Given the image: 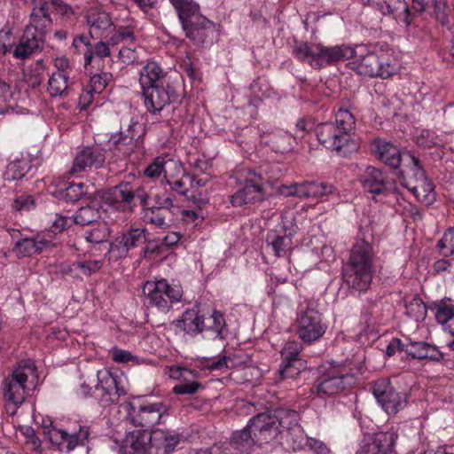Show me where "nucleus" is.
Instances as JSON below:
<instances>
[{"mask_svg": "<svg viewBox=\"0 0 454 454\" xmlns=\"http://www.w3.org/2000/svg\"><path fill=\"white\" fill-rule=\"evenodd\" d=\"M26 4H35L30 14V22L26 27L20 43L13 51V57L25 59L30 55L43 50L45 35L51 26L49 4L42 0H22Z\"/></svg>", "mask_w": 454, "mask_h": 454, "instance_id": "obj_2", "label": "nucleus"}, {"mask_svg": "<svg viewBox=\"0 0 454 454\" xmlns=\"http://www.w3.org/2000/svg\"><path fill=\"white\" fill-rule=\"evenodd\" d=\"M143 294L150 305L167 311L172 303L180 301L183 292L179 286H170L166 279H160L147 281L144 285Z\"/></svg>", "mask_w": 454, "mask_h": 454, "instance_id": "obj_10", "label": "nucleus"}, {"mask_svg": "<svg viewBox=\"0 0 454 454\" xmlns=\"http://www.w3.org/2000/svg\"><path fill=\"white\" fill-rule=\"evenodd\" d=\"M406 315L415 321L423 320L427 316V307L424 301L418 297L411 299L406 305Z\"/></svg>", "mask_w": 454, "mask_h": 454, "instance_id": "obj_45", "label": "nucleus"}, {"mask_svg": "<svg viewBox=\"0 0 454 454\" xmlns=\"http://www.w3.org/2000/svg\"><path fill=\"white\" fill-rule=\"evenodd\" d=\"M32 165L27 159H16L11 161L5 171L4 172V178L6 181H16L22 179L29 171Z\"/></svg>", "mask_w": 454, "mask_h": 454, "instance_id": "obj_38", "label": "nucleus"}, {"mask_svg": "<svg viewBox=\"0 0 454 454\" xmlns=\"http://www.w3.org/2000/svg\"><path fill=\"white\" fill-rule=\"evenodd\" d=\"M74 224L73 217H67L57 215L56 219L52 222V229L55 232H61Z\"/></svg>", "mask_w": 454, "mask_h": 454, "instance_id": "obj_58", "label": "nucleus"}, {"mask_svg": "<svg viewBox=\"0 0 454 454\" xmlns=\"http://www.w3.org/2000/svg\"><path fill=\"white\" fill-rule=\"evenodd\" d=\"M295 56L302 62L309 63L315 68L353 58L348 63L349 68L364 76L388 77L391 74L389 64H384L374 52L356 55V52L344 46L325 47L321 44L302 43L294 48Z\"/></svg>", "mask_w": 454, "mask_h": 454, "instance_id": "obj_1", "label": "nucleus"}, {"mask_svg": "<svg viewBox=\"0 0 454 454\" xmlns=\"http://www.w3.org/2000/svg\"><path fill=\"white\" fill-rule=\"evenodd\" d=\"M98 378L95 379L94 376L88 377L86 380L82 384V395L87 397L90 395H93L98 391H95V386H97Z\"/></svg>", "mask_w": 454, "mask_h": 454, "instance_id": "obj_60", "label": "nucleus"}, {"mask_svg": "<svg viewBox=\"0 0 454 454\" xmlns=\"http://www.w3.org/2000/svg\"><path fill=\"white\" fill-rule=\"evenodd\" d=\"M145 105L151 114L160 113L164 106L177 100L178 95L169 82L142 90Z\"/></svg>", "mask_w": 454, "mask_h": 454, "instance_id": "obj_16", "label": "nucleus"}, {"mask_svg": "<svg viewBox=\"0 0 454 454\" xmlns=\"http://www.w3.org/2000/svg\"><path fill=\"white\" fill-rule=\"evenodd\" d=\"M255 416L249 419L246 427L240 431L233 433L230 444L231 446L239 451H246L253 445L258 443H268L269 441H263L260 438V427H257V423L254 421Z\"/></svg>", "mask_w": 454, "mask_h": 454, "instance_id": "obj_22", "label": "nucleus"}, {"mask_svg": "<svg viewBox=\"0 0 454 454\" xmlns=\"http://www.w3.org/2000/svg\"><path fill=\"white\" fill-rule=\"evenodd\" d=\"M436 247L443 257H448L454 254V227L449 228L444 232L442 238L437 242Z\"/></svg>", "mask_w": 454, "mask_h": 454, "instance_id": "obj_49", "label": "nucleus"}, {"mask_svg": "<svg viewBox=\"0 0 454 454\" xmlns=\"http://www.w3.org/2000/svg\"><path fill=\"white\" fill-rule=\"evenodd\" d=\"M180 440L179 434L168 430H135L126 435L120 454H170Z\"/></svg>", "mask_w": 454, "mask_h": 454, "instance_id": "obj_4", "label": "nucleus"}, {"mask_svg": "<svg viewBox=\"0 0 454 454\" xmlns=\"http://www.w3.org/2000/svg\"><path fill=\"white\" fill-rule=\"evenodd\" d=\"M301 345L296 341H289L281 350L283 362H293L294 360H303L301 356Z\"/></svg>", "mask_w": 454, "mask_h": 454, "instance_id": "obj_51", "label": "nucleus"}, {"mask_svg": "<svg viewBox=\"0 0 454 454\" xmlns=\"http://www.w3.org/2000/svg\"><path fill=\"white\" fill-rule=\"evenodd\" d=\"M306 368L307 362L305 360L282 362L277 372L275 380L278 382L286 379H296Z\"/></svg>", "mask_w": 454, "mask_h": 454, "instance_id": "obj_37", "label": "nucleus"}, {"mask_svg": "<svg viewBox=\"0 0 454 454\" xmlns=\"http://www.w3.org/2000/svg\"><path fill=\"white\" fill-rule=\"evenodd\" d=\"M51 245V242L50 240L40 236H36L35 238H25L15 243L13 252L18 258H23L39 254Z\"/></svg>", "mask_w": 454, "mask_h": 454, "instance_id": "obj_32", "label": "nucleus"}, {"mask_svg": "<svg viewBox=\"0 0 454 454\" xmlns=\"http://www.w3.org/2000/svg\"><path fill=\"white\" fill-rule=\"evenodd\" d=\"M427 348H428V343L424 341H410V348L406 349V354L411 359H426L427 358Z\"/></svg>", "mask_w": 454, "mask_h": 454, "instance_id": "obj_52", "label": "nucleus"}, {"mask_svg": "<svg viewBox=\"0 0 454 454\" xmlns=\"http://www.w3.org/2000/svg\"><path fill=\"white\" fill-rule=\"evenodd\" d=\"M360 182L366 192L376 195L395 192V187L393 186L387 176L380 169L373 167L365 168L360 176Z\"/></svg>", "mask_w": 454, "mask_h": 454, "instance_id": "obj_21", "label": "nucleus"}, {"mask_svg": "<svg viewBox=\"0 0 454 454\" xmlns=\"http://www.w3.org/2000/svg\"><path fill=\"white\" fill-rule=\"evenodd\" d=\"M317 307L316 301H308L306 307L301 309L297 317L296 333L302 341L309 344L319 340L327 329Z\"/></svg>", "mask_w": 454, "mask_h": 454, "instance_id": "obj_8", "label": "nucleus"}, {"mask_svg": "<svg viewBox=\"0 0 454 454\" xmlns=\"http://www.w3.org/2000/svg\"><path fill=\"white\" fill-rule=\"evenodd\" d=\"M397 435L390 432H380L363 441L356 454H395Z\"/></svg>", "mask_w": 454, "mask_h": 454, "instance_id": "obj_19", "label": "nucleus"}, {"mask_svg": "<svg viewBox=\"0 0 454 454\" xmlns=\"http://www.w3.org/2000/svg\"><path fill=\"white\" fill-rule=\"evenodd\" d=\"M105 150L97 146H86L79 151L74 160L70 173L85 171L88 168H100L106 160Z\"/></svg>", "mask_w": 454, "mask_h": 454, "instance_id": "obj_23", "label": "nucleus"}, {"mask_svg": "<svg viewBox=\"0 0 454 454\" xmlns=\"http://www.w3.org/2000/svg\"><path fill=\"white\" fill-rule=\"evenodd\" d=\"M374 253L370 243L356 242L351 251L348 263L342 269V279L351 292L364 293L373 278Z\"/></svg>", "mask_w": 454, "mask_h": 454, "instance_id": "obj_3", "label": "nucleus"}, {"mask_svg": "<svg viewBox=\"0 0 454 454\" xmlns=\"http://www.w3.org/2000/svg\"><path fill=\"white\" fill-rule=\"evenodd\" d=\"M140 126L137 122L130 123L125 131H120L117 136L112 137L114 149L123 156L128 157L136 148L140 146V137L136 128Z\"/></svg>", "mask_w": 454, "mask_h": 454, "instance_id": "obj_25", "label": "nucleus"}, {"mask_svg": "<svg viewBox=\"0 0 454 454\" xmlns=\"http://www.w3.org/2000/svg\"><path fill=\"white\" fill-rule=\"evenodd\" d=\"M73 218L74 224L85 226L98 222V220L101 218V215L98 208L86 206L80 207Z\"/></svg>", "mask_w": 454, "mask_h": 454, "instance_id": "obj_41", "label": "nucleus"}, {"mask_svg": "<svg viewBox=\"0 0 454 454\" xmlns=\"http://www.w3.org/2000/svg\"><path fill=\"white\" fill-rule=\"evenodd\" d=\"M35 366L31 360L20 361L12 375L4 381V399L15 406H20L26 398V382L28 376L35 374Z\"/></svg>", "mask_w": 454, "mask_h": 454, "instance_id": "obj_9", "label": "nucleus"}, {"mask_svg": "<svg viewBox=\"0 0 454 454\" xmlns=\"http://www.w3.org/2000/svg\"><path fill=\"white\" fill-rule=\"evenodd\" d=\"M86 20L90 27V35L92 38L101 37L103 33L113 26L109 13L101 9L93 8L89 10Z\"/></svg>", "mask_w": 454, "mask_h": 454, "instance_id": "obj_28", "label": "nucleus"}, {"mask_svg": "<svg viewBox=\"0 0 454 454\" xmlns=\"http://www.w3.org/2000/svg\"><path fill=\"white\" fill-rule=\"evenodd\" d=\"M307 445L317 454H327L329 450L326 445L318 440L309 439Z\"/></svg>", "mask_w": 454, "mask_h": 454, "instance_id": "obj_62", "label": "nucleus"}, {"mask_svg": "<svg viewBox=\"0 0 454 454\" xmlns=\"http://www.w3.org/2000/svg\"><path fill=\"white\" fill-rule=\"evenodd\" d=\"M167 411L163 403H153L141 405L136 409L129 403L128 418L135 427L150 428L157 425Z\"/></svg>", "mask_w": 454, "mask_h": 454, "instance_id": "obj_15", "label": "nucleus"}, {"mask_svg": "<svg viewBox=\"0 0 454 454\" xmlns=\"http://www.w3.org/2000/svg\"><path fill=\"white\" fill-rule=\"evenodd\" d=\"M432 15L442 26L448 24L450 8L447 4L446 0H433Z\"/></svg>", "mask_w": 454, "mask_h": 454, "instance_id": "obj_50", "label": "nucleus"}, {"mask_svg": "<svg viewBox=\"0 0 454 454\" xmlns=\"http://www.w3.org/2000/svg\"><path fill=\"white\" fill-rule=\"evenodd\" d=\"M144 220L159 228L166 229L172 225L175 221V210L178 207H174L173 200L167 197L164 202H159V206L152 207H143Z\"/></svg>", "mask_w": 454, "mask_h": 454, "instance_id": "obj_18", "label": "nucleus"}, {"mask_svg": "<svg viewBox=\"0 0 454 454\" xmlns=\"http://www.w3.org/2000/svg\"><path fill=\"white\" fill-rule=\"evenodd\" d=\"M168 82L166 74L157 62L150 61L140 70L139 83L142 90Z\"/></svg>", "mask_w": 454, "mask_h": 454, "instance_id": "obj_29", "label": "nucleus"}, {"mask_svg": "<svg viewBox=\"0 0 454 454\" xmlns=\"http://www.w3.org/2000/svg\"><path fill=\"white\" fill-rule=\"evenodd\" d=\"M118 35L121 39L130 42V43H135V35L133 30L129 27H120L117 30Z\"/></svg>", "mask_w": 454, "mask_h": 454, "instance_id": "obj_63", "label": "nucleus"}, {"mask_svg": "<svg viewBox=\"0 0 454 454\" xmlns=\"http://www.w3.org/2000/svg\"><path fill=\"white\" fill-rule=\"evenodd\" d=\"M112 80L113 74L111 73L105 72L94 74L90 77V84L86 90V94L83 93L81 96V98H84L90 102V96L93 93L100 94Z\"/></svg>", "mask_w": 454, "mask_h": 454, "instance_id": "obj_40", "label": "nucleus"}, {"mask_svg": "<svg viewBox=\"0 0 454 454\" xmlns=\"http://www.w3.org/2000/svg\"><path fill=\"white\" fill-rule=\"evenodd\" d=\"M410 159L413 165L411 168V174L407 176H400V184L409 191L416 190L419 184H422L428 179L419 160L413 155H410Z\"/></svg>", "mask_w": 454, "mask_h": 454, "instance_id": "obj_34", "label": "nucleus"}, {"mask_svg": "<svg viewBox=\"0 0 454 454\" xmlns=\"http://www.w3.org/2000/svg\"><path fill=\"white\" fill-rule=\"evenodd\" d=\"M372 393L387 414H396L405 407L407 403V394L396 392L385 380L375 382Z\"/></svg>", "mask_w": 454, "mask_h": 454, "instance_id": "obj_14", "label": "nucleus"}, {"mask_svg": "<svg viewBox=\"0 0 454 454\" xmlns=\"http://www.w3.org/2000/svg\"><path fill=\"white\" fill-rule=\"evenodd\" d=\"M333 186L325 183L304 181L297 183L296 197L300 199H316L333 192Z\"/></svg>", "mask_w": 454, "mask_h": 454, "instance_id": "obj_33", "label": "nucleus"}, {"mask_svg": "<svg viewBox=\"0 0 454 454\" xmlns=\"http://www.w3.org/2000/svg\"><path fill=\"white\" fill-rule=\"evenodd\" d=\"M237 363L235 361V356H223L217 360H208L207 364V369L211 371L215 370H223V369H231L237 366Z\"/></svg>", "mask_w": 454, "mask_h": 454, "instance_id": "obj_53", "label": "nucleus"}, {"mask_svg": "<svg viewBox=\"0 0 454 454\" xmlns=\"http://www.w3.org/2000/svg\"><path fill=\"white\" fill-rule=\"evenodd\" d=\"M165 160L162 157H157L153 160L152 163H150L145 169L144 170V174L145 176L151 178H156L160 176L164 169Z\"/></svg>", "mask_w": 454, "mask_h": 454, "instance_id": "obj_55", "label": "nucleus"}, {"mask_svg": "<svg viewBox=\"0 0 454 454\" xmlns=\"http://www.w3.org/2000/svg\"><path fill=\"white\" fill-rule=\"evenodd\" d=\"M13 207L17 211H28L35 207V200L30 195H21L15 199Z\"/></svg>", "mask_w": 454, "mask_h": 454, "instance_id": "obj_57", "label": "nucleus"}, {"mask_svg": "<svg viewBox=\"0 0 454 454\" xmlns=\"http://www.w3.org/2000/svg\"><path fill=\"white\" fill-rule=\"evenodd\" d=\"M354 129L353 114L348 110L340 109L335 116V123H321L317 126L316 133L319 143L325 147L346 155L356 148L352 137Z\"/></svg>", "mask_w": 454, "mask_h": 454, "instance_id": "obj_5", "label": "nucleus"}, {"mask_svg": "<svg viewBox=\"0 0 454 454\" xmlns=\"http://www.w3.org/2000/svg\"><path fill=\"white\" fill-rule=\"evenodd\" d=\"M410 192L425 205H431L435 200L434 185L429 179L419 184L416 190H410Z\"/></svg>", "mask_w": 454, "mask_h": 454, "instance_id": "obj_42", "label": "nucleus"}, {"mask_svg": "<svg viewBox=\"0 0 454 454\" xmlns=\"http://www.w3.org/2000/svg\"><path fill=\"white\" fill-rule=\"evenodd\" d=\"M74 266L75 270H79L82 275L89 277L101 269L102 262L97 260L75 262H74Z\"/></svg>", "mask_w": 454, "mask_h": 454, "instance_id": "obj_54", "label": "nucleus"}, {"mask_svg": "<svg viewBox=\"0 0 454 454\" xmlns=\"http://www.w3.org/2000/svg\"><path fill=\"white\" fill-rule=\"evenodd\" d=\"M450 299L442 300L435 303V318L441 325H444L454 317V304L449 302Z\"/></svg>", "mask_w": 454, "mask_h": 454, "instance_id": "obj_47", "label": "nucleus"}, {"mask_svg": "<svg viewBox=\"0 0 454 454\" xmlns=\"http://www.w3.org/2000/svg\"><path fill=\"white\" fill-rule=\"evenodd\" d=\"M84 62L85 67L90 65L97 59H103L110 56V48L106 43L98 42L92 44L90 50H84Z\"/></svg>", "mask_w": 454, "mask_h": 454, "instance_id": "obj_43", "label": "nucleus"}, {"mask_svg": "<svg viewBox=\"0 0 454 454\" xmlns=\"http://www.w3.org/2000/svg\"><path fill=\"white\" fill-rule=\"evenodd\" d=\"M90 436L88 426H79L78 430L67 432L63 429L51 428L48 431L50 442L60 451L70 452L78 446H84Z\"/></svg>", "mask_w": 454, "mask_h": 454, "instance_id": "obj_13", "label": "nucleus"}, {"mask_svg": "<svg viewBox=\"0 0 454 454\" xmlns=\"http://www.w3.org/2000/svg\"><path fill=\"white\" fill-rule=\"evenodd\" d=\"M109 234L107 224L101 222L98 223L96 228L86 231L85 239L90 243H102L107 240Z\"/></svg>", "mask_w": 454, "mask_h": 454, "instance_id": "obj_48", "label": "nucleus"}, {"mask_svg": "<svg viewBox=\"0 0 454 454\" xmlns=\"http://www.w3.org/2000/svg\"><path fill=\"white\" fill-rule=\"evenodd\" d=\"M107 200L112 204L121 203L131 207L135 205V200H138L142 207H147L149 194L145 187L137 183L121 182L112 187L108 192Z\"/></svg>", "mask_w": 454, "mask_h": 454, "instance_id": "obj_12", "label": "nucleus"}, {"mask_svg": "<svg viewBox=\"0 0 454 454\" xmlns=\"http://www.w3.org/2000/svg\"><path fill=\"white\" fill-rule=\"evenodd\" d=\"M177 12L182 28L188 39L195 44L205 43L214 30V23L203 16L200 6L193 0H169Z\"/></svg>", "mask_w": 454, "mask_h": 454, "instance_id": "obj_6", "label": "nucleus"}, {"mask_svg": "<svg viewBox=\"0 0 454 454\" xmlns=\"http://www.w3.org/2000/svg\"><path fill=\"white\" fill-rule=\"evenodd\" d=\"M308 442L309 439L305 435L301 427L286 433V442L294 451L302 450L307 446Z\"/></svg>", "mask_w": 454, "mask_h": 454, "instance_id": "obj_46", "label": "nucleus"}, {"mask_svg": "<svg viewBox=\"0 0 454 454\" xmlns=\"http://www.w3.org/2000/svg\"><path fill=\"white\" fill-rule=\"evenodd\" d=\"M416 142L418 145L425 148H431L438 143L437 137L434 132L429 130H423L422 133L417 137Z\"/></svg>", "mask_w": 454, "mask_h": 454, "instance_id": "obj_56", "label": "nucleus"}, {"mask_svg": "<svg viewBox=\"0 0 454 454\" xmlns=\"http://www.w3.org/2000/svg\"><path fill=\"white\" fill-rule=\"evenodd\" d=\"M372 4L383 15H392L396 20L404 23L406 26L411 24V12L404 0H373Z\"/></svg>", "mask_w": 454, "mask_h": 454, "instance_id": "obj_27", "label": "nucleus"}, {"mask_svg": "<svg viewBox=\"0 0 454 454\" xmlns=\"http://www.w3.org/2000/svg\"><path fill=\"white\" fill-rule=\"evenodd\" d=\"M371 149L378 160L394 168L401 164L400 149L394 144L382 138H375L371 145Z\"/></svg>", "mask_w": 454, "mask_h": 454, "instance_id": "obj_26", "label": "nucleus"}, {"mask_svg": "<svg viewBox=\"0 0 454 454\" xmlns=\"http://www.w3.org/2000/svg\"><path fill=\"white\" fill-rule=\"evenodd\" d=\"M355 383L356 380L353 375L330 371L317 380L316 387L318 393L327 395H335L353 386Z\"/></svg>", "mask_w": 454, "mask_h": 454, "instance_id": "obj_20", "label": "nucleus"}, {"mask_svg": "<svg viewBox=\"0 0 454 454\" xmlns=\"http://www.w3.org/2000/svg\"><path fill=\"white\" fill-rule=\"evenodd\" d=\"M98 378L95 391H101L102 402L117 403L121 396L127 394L125 387L121 384V379L117 375H113L108 371L98 372Z\"/></svg>", "mask_w": 454, "mask_h": 454, "instance_id": "obj_17", "label": "nucleus"}, {"mask_svg": "<svg viewBox=\"0 0 454 454\" xmlns=\"http://www.w3.org/2000/svg\"><path fill=\"white\" fill-rule=\"evenodd\" d=\"M13 45L12 33L9 31H0V57L10 51Z\"/></svg>", "mask_w": 454, "mask_h": 454, "instance_id": "obj_59", "label": "nucleus"}, {"mask_svg": "<svg viewBox=\"0 0 454 454\" xmlns=\"http://www.w3.org/2000/svg\"><path fill=\"white\" fill-rule=\"evenodd\" d=\"M119 57L125 64H131L137 59L135 51L129 47H123L119 51Z\"/></svg>", "mask_w": 454, "mask_h": 454, "instance_id": "obj_61", "label": "nucleus"}, {"mask_svg": "<svg viewBox=\"0 0 454 454\" xmlns=\"http://www.w3.org/2000/svg\"><path fill=\"white\" fill-rule=\"evenodd\" d=\"M265 199L262 177L254 170L248 169L244 179V186L230 196L233 207H242L250 203L262 202Z\"/></svg>", "mask_w": 454, "mask_h": 454, "instance_id": "obj_11", "label": "nucleus"}, {"mask_svg": "<svg viewBox=\"0 0 454 454\" xmlns=\"http://www.w3.org/2000/svg\"><path fill=\"white\" fill-rule=\"evenodd\" d=\"M88 193V187L83 183H70L64 189L53 192V196L66 202H76Z\"/></svg>", "mask_w": 454, "mask_h": 454, "instance_id": "obj_35", "label": "nucleus"}, {"mask_svg": "<svg viewBox=\"0 0 454 454\" xmlns=\"http://www.w3.org/2000/svg\"><path fill=\"white\" fill-rule=\"evenodd\" d=\"M266 242L274 252L277 257H284L287 254L292 246L291 237L286 235H278L275 231L268 233Z\"/></svg>", "mask_w": 454, "mask_h": 454, "instance_id": "obj_36", "label": "nucleus"}, {"mask_svg": "<svg viewBox=\"0 0 454 454\" xmlns=\"http://www.w3.org/2000/svg\"><path fill=\"white\" fill-rule=\"evenodd\" d=\"M184 333L195 335L206 329L204 317L195 309H190L183 313L182 318L172 322Z\"/></svg>", "mask_w": 454, "mask_h": 454, "instance_id": "obj_31", "label": "nucleus"}, {"mask_svg": "<svg viewBox=\"0 0 454 454\" xmlns=\"http://www.w3.org/2000/svg\"><path fill=\"white\" fill-rule=\"evenodd\" d=\"M209 320L212 321V324L207 326L206 325V328L214 331L216 333V337L220 340L226 339L229 330L223 313L214 310Z\"/></svg>", "mask_w": 454, "mask_h": 454, "instance_id": "obj_44", "label": "nucleus"}, {"mask_svg": "<svg viewBox=\"0 0 454 454\" xmlns=\"http://www.w3.org/2000/svg\"><path fill=\"white\" fill-rule=\"evenodd\" d=\"M254 421L260 428V438L263 441L271 442L283 434L284 431L290 432L300 427V414L288 408H278L272 411L259 413L255 415Z\"/></svg>", "mask_w": 454, "mask_h": 454, "instance_id": "obj_7", "label": "nucleus"}, {"mask_svg": "<svg viewBox=\"0 0 454 454\" xmlns=\"http://www.w3.org/2000/svg\"><path fill=\"white\" fill-rule=\"evenodd\" d=\"M113 359L116 363H127L132 359L130 352L121 349L113 351Z\"/></svg>", "mask_w": 454, "mask_h": 454, "instance_id": "obj_64", "label": "nucleus"}, {"mask_svg": "<svg viewBox=\"0 0 454 454\" xmlns=\"http://www.w3.org/2000/svg\"><path fill=\"white\" fill-rule=\"evenodd\" d=\"M58 70L50 76L48 80L47 90L51 97L68 96L72 82L70 81V72L67 70L68 62L66 60H59L56 63Z\"/></svg>", "mask_w": 454, "mask_h": 454, "instance_id": "obj_24", "label": "nucleus"}, {"mask_svg": "<svg viewBox=\"0 0 454 454\" xmlns=\"http://www.w3.org/2000/svg\"><path fill=\"white\" fill-rule=\"evenodd\" d=\"M172 376L182 378L181 381L172 389L173 393L176 395H194L202 387L200 382L192 380V378L196 376L192 371L176 367L172 369Z\"/></svg>", "mask_w": 454, "mask_h": 454, "instance_id": "obj_30", "label": "nucleus"}, {"mask_svg": "<svg viewBox=\"0 0 454 454\" xmlns=\"http://www.w3.org/2000/svg\"><path fill=\"white\" fill-rule=\"evenodd\" d=\"M146 231L145 229H131L121 234L118 238L117 242L125 249L129 251L131 248L137 247L140 244L146 241Z\"/></svg>", "mask_w": 454, "mask_h": 454, "instance_id": "obj_39", "label": "nucleus"}]
</instances>
